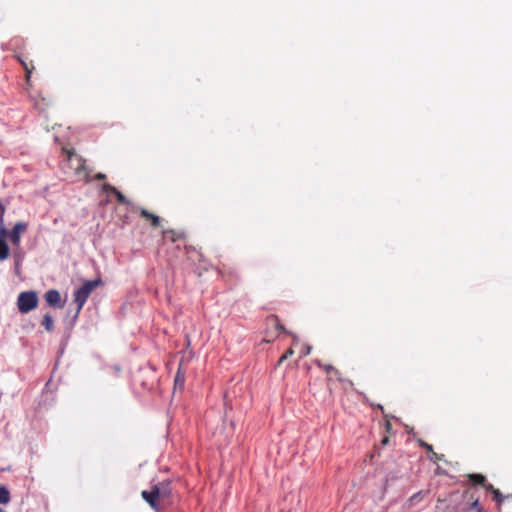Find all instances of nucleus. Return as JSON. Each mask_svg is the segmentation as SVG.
Returning <instances> with one entry per match:
<instances>
[{
    "label": "nucleus",
    "mask_w": 512,
    "mask_h": 512,
    "mask_svg": "<svg viewBox=\"0 0 512 512\" xmlns=\"http://www.w3.org/2000/svg\"><path fill=\"white\" fill-rule=\"evenodd\" d=\"M101 285V279L88 280L74 293V301L77 304V312H80L91 292Z\"/></svg>",
    "instance_id": "f257e3e1"
},
{
    "label": "nucleus",
    "mask_w": 512,
    "mask_h": 512,
    "mask_svg": "<svg viewBox=\"0 0 512 512\" xmlns=\"http://www.w3.org/2000/svg\"><path fill=\"white\" fill-rule=\"evenodd\" d=\"M38 304V297L34 291L22 292L18 296L17 305L21 313H28L35 309Z\"/></svg>",
    "instance_id": "f03ea898"
},
{
    "label": "nucleus",
    "mask_w": 512,
    "mask_h": 512,
    "mask_svg": "<svg viewBox=\"0 0 512 512\" xmlns=\"http://www.w3.org/2000/svg\"><path fill=\"white\" fill-rule=\"evenodd\" d=\"M68 160L71 164V167L74 168L75 174L79 177L83 176L86 182L89 181V174L86 171L84 160L76 155L69 154Z\"/></svg>",
    "instance_id": "7ed1b4c3"
},
{
    "label": "nucleus",
    "mask_w": 512,
    "mask_h": 512,
    "mask_svg": "<svg viewBox=\"0 0 512 512\" xmlns=\"http://www.w3.org/2000/svg\"><path fill=\"white\" fill-rule=\"evenodd\" d=\"M152 489H153L157 499L159 500V502L163 506L165 501H167L169 499L170 495H171L170 482L163 481V482L154 484L152 486Z\"/></svg>",
    "instance_id": "20e7f679"
},
{
    "label": "nucleus",
    "mask_w": 512,
    "mask_h": 512,
    "mask_svg": "<svg viewBox=\"0 0 512 512\" xmlns=\"http://www.w3.org/2000/svg\"><path fill=\"white\" fill-rule=\"evenodd\" d=\"M27 230V224L24 222H18L14 225L12 230L9 232L8 238L14 246L20 245L21 234Z\"/></svg>",
    "instance_id": "39448f33"
},
{
    "label": "nucleus",
    "mask_w": 512,
    "mask_h": 512,
    "mask_svg": "<svg viewBox=\"0 0 512 512\" xmlns=\"http://www.w3.org/2000/svg\"><path fill=\"white\" fill-rule=\"evenodd\" d=\"M142 498L150 505V507L156 512H160L162 505L157 499L153 489L150 491L144 490L141 493Z\"/></svg>",
    "instance_id": "423d86ee"
},
{
    "label": "nucleus",
    "mask_w": 512,
    "mask_h": 512,
    "mask_svg": "<svg viewBox=\"0 0 512 512\" xmlns=\"http://www.w3.org/2000/svg\"><path fill=\"white\" fill-rule=\"evenodd\" d=\"M44 297H45L46 302L50 306L58 307V308L63 307V304L61 303V295L58 290H55V289L48 290L45 293Z\"/></svg>",
    "instance_id": "0eeeda50"
},
{
    "label": "nucleus",
    "mask_w": 512,
    "mask_h": 512,
    "mask_svg": "<svg viewBox=\"0 0 512 512\" xmlns=\"http://www.w3.org/2000/svg\"><path fill=\"white\" fill-rule=\"evenodd\" d=\"M140 215L145 218L146 220L151 222L152 227H158L160 225V218L159 216L150 213L146 209L139 208Z\"/></svg>",
    "instance_id": "6e6552de"
},
{
    "label": "nucleus",
    "mask_w": 512,
    "mask_h": 512,
    "mask_svg": "<svg viewBox=\"0 0 512 512\" xmlns=\"http://www.w3.org/2000/svg\"><path fill=\"white\" fill-rule=\"evenodd\" d=\"M427 495V492L426 491H419L415 494H413L407 501V505L409 507H412L416 504H418L419 502H421L425 496Z\"/></svg>",
    "instance_id": "1a4fd4ad"
},
{
    "label": "nucleus",
    "mask_w": 512,
    "mask_h": 512,
    "mask_svg": "<svg viewBox=\"0 0 512 512\" xmlns=\"http://www.w3.org/2000/svg\"><path fill=\"white\" fill-rule=\"evenodd\" d=\"M10 255V249L4 239H0V261L8 259Z\"/></svg>",
    "instance_id": "9d476101"
},
{
    "label": "nucleus",
    "mask_w": 512,
    "mask_h": 512,
    "mask_svg": "<svg viewBox=\"0 0 512 512\" xmlns=\"http://www.w3.org/2000/svg\"><path fill=\"white\" fill-rule=\"evenodd\" d=\"M42 325L44 326L46 331H48V332L53 331L54 322H53V318L50 314H45L43 316Z\"/></svg>",
    "instance_id": "9b49d317"
},
{
    "label": "nucleus",
    "mask_w": 512,
    "mask_h": 512,
    "mask_svg": "<svg viewBox=\"0 0 512 512\" xmlns=\"http://www.w3.org/2000/svg\"><path fill=\"white\" fill-rule=\"evenodd\" d=\"M185 383V376L181 373L180 369L178 370L175 380H174V388L183 389Z\"/></svg>",
    "instance_id": "f8f14e48"
},
{
    "label": "nucleus",
    "mask_w": 512,
    "mask_h": 512,
    "mask_svg": "<svg viewBox=\"0 0 512 512\" xmlns=\"http://www.w3.org/2000/svg\"><path fill=\"white\" fill-rule=\"evenodd\" d=\"M10 501V493L8 489L0 484V503L7 504Z\"/></svg>",
    "instance_id": "ddd939ff"
},
{
    "label": "nucleus",
    "mask_w": 512,
    "mask_h": 512,
    "mask_svg": "<svg viewBox=\"0 0 512 512\" xmlns=\"http://www.w3.org/2000/svg\"><path fill=\"white\" fill-rule=\"evenodd\" d=\"M468 477L474 484L484 485L486 482V477L482 474H469Z\"/></svg>",
    "instance_id": "4468645a"
},
{
    "label": "nucleus",
    "mask_w": 512,
    "mask_h": 512,
    "mask_svg": "<svg viewBox=\"0 0 512 512\" xmlns=\"http://www.w3.org/2000/svg\"><path fill=\"white\" fill-rule=\"evenodd\" d=\"M113 194L116 196L117 201L120 204H129L127 198L118 189H116V192H114Z\"/></svg>",
    "instance_id": "2eb2a0df"
},
{
    "label": "nucleus",
    "mask_w": 512,
    "mask_h": 512,
    "mask_svg": "<svg viewBox=\"0 0 512 512\" xmlns=\"http://www.w3.org/2000/svg\"><path fill=\"white\" fill-rule=\"evenodd\" d=\"M20 62L26 71V80H27V82H29L30 76H31V73H32V70L34 69V67L33 66L29 67L28 64L25 61H23L22 59H20Z\"/></svg>",
    "instance_id": "dca6fc26"
},
{
    "label": "nucleus",
    "mask_w": 512,
    "mask_h": 512,
    "mask_svg": "<svg viewBox=\"0 0 512 512\" xmlns=\"http://www.w3.org/2000/svg\"><path fill=\"white\" fill-rule=\"evenodd\" d=\"M317 365L322 367L326 372H334L336 375L340 374L332 365H322L320 361H317Z\"/></svg>",
    "instance_id": "f3484780"
},
{
    "label": "nucleus",
    "mask_w": 512,
    "mask_h": 512,
    "mask_svg": "<svg viewBox=\"0 0 512 512\" xmlns=\"http://www.w3.org/2000/svg\"><path fill=\"white\" fill-rule=\"evenodd\" d=\"M493 493V499L498 502V503H502L504 497L503 495L500 493V491L498 489H496L495 491L492 492Z\"/></svg>",
    "instance_id": "a211bd4d"
},
{
    "label": "nucleus",
    "mask_w": 512,
    "mask_h": 512,
    "mask_svg": "<svg viewBox=\"0 0 512 512\" xmlns=\"http://www.w3.org/2000/svg\"><path fill=\"white\" fill-rule=\"evenodd\" d=\"M9 236V232L6 230L4 223H0V239L7 238Z\"/></svg>",
    "instance_id": "6ab92c4d"
},
{
    "label": "nucleus",
    "mask_w": 512,
    "mask_h": 512,
    "mask_svg": "<svg viewBox=\"0 0 512 512\" xmlns=\"http://www.w3.org/2000/svg\"><path fill=\"white\" fill-rule=\"evenodd\" d=\"M470 509H474L477 512H483V508L480 506L479 500L476 499L472 502Z\"/></svg>",
    "instance_id": "aec40b11"
},
{
    "label": "nucleus",
    "mask_w": 512,
    "mask_h": 512,
    "mask_svg": "<svg viewBox=\"0 0 512 512\" xmlns=\"http://www.w3.org/2000/svg\"><path fill=\"white\" fill-rule=\"evenodd\" d=\"M293 350L288 349L279 359L278 364H281L284 360H286L288 357L293 355Z\"/></svg>",
    "instance_id": "412c9836"
},
{
    "label": "nucleus",
    "mask_w": 512,
    "mask_h": 512,
    "mask_svg": "<svg viewBox=\"0 0 512 512\" xmlns=\"http://www.w3.org/2000/svg\"><path fill=\"white\" fill-rule=\"evenodd\" d=\"M14 260H15V266L18 268L22 261V256L19 252H14L13 254Z\"/></svg>",
    "instance_id": "4be33fe9"
},
{
    "label": "nucleus",
    "mask_w": 512,
    "mask_h": 512,
    "mask_svg": "<svg viewBox=\"0 0 512 512\" xmlns=\"http://www.w3.org/2000/svg\"><path fill=\"white\" fill-rule=\"evenodd\" d=\"M116 189H117V188H115L114 186H112V185H110V184H108V183H105V184L103 185V191H105V192H111V193H114V192H116Z\"/></svg>",
    "instance_id": "5701e85b"
},
{
    "label": "nucleus",
    "mask_w": 512,
    "mask_h": 512,
    "mask_svg": "<svg viewBox=\"0 0 512 512\" xmlns=\"http://www.w3.org/2000/svg\"><path fill=\"white\" fill-rule=\"evenodd\" d=\"M419 444H420V446L424 447L428 452L432 451V449H433V447L430 444H428L422 440L419 441Z\"/></svg>",
    "instance_id": "b1692460"
},
{
    "label": "nucleus",
    "mask_w": 512,
    "mask_h": 512,
    "mask_svg": "<svg viewBox=\"0 0 512 512\" xmlns=\"http://www.w3.org/2000/svg\"><path fill=\"white\" fill-rule=\"evenodd\" d=\"M431 455L429 456V458L431 460H434V461H437V460H440L441 458L432 450L429 452Z\"/></svg>",
    "instance_id": "393cba45"
},
{
    "label": "nucleus",
    "mask_w": 512,
    "mask_h": 512,
    "mask_svg": "<svg viewBox=\"0 0 512 512\" xmlns=\"http://www.w3.org/2000/svg\"><path fill=\"white\" fill-rule=\"evenodd\" d=\"M487 491H490V492H493L496 490V488H494V486L492 484H486L484 483V485H482Z\"/></svg>",
    "instance_id": "a878e982"
},
{
    "label": "nucleus",
    "mask_w": 512,
    "mask_h": 512,
    "mask_svg": "<svg viewBox=\"0 0 512 512\" xmlns=\"http://www.w3.org/2000/svg\"><path fill=\"white\" fill-rule=\"evenodd\" d=\"M94 178H95L96 180H104V179L106 178V175H105V174H103V173H97V174L94 176Z\"/></svg>",
    "instance_id": "bb28decb"
},
{
    "label": "nucleus",
    "mask_w": 512,
    "mask_h": 512,
    "mask_svg": "<svg viewBox=\"0 0 512 512\" xmlns=\"http://www.w3.org/2000/svg\"><path fill=\"white\" fill-rule=\"evenodd\" d=\"M4 207L0 204V223H3Z\"/></svg>",
    "instance_id": "cd10ccee"
},
{
    "label": "nucleus",
    "mask_w": 512,
    "mask_h": 512,
    "mask_svg": "<svg viewBox=\"0 0 512 512\" xmlns=\"http://www.w3.org/2000/svg\"><path fill=\"white\" fill-rule=\"evenodd\" d=\"M310 351H311V347H310V346H307V347L305 348V350L303 351V355H305V356H306V355H308V354L310 353Z\"/></svg>",
    "instance_id": "c85d7f7f"
},
{
    "label": "nucleus",
    "mask_w": 512,
    "mask_h": 512,
    "mask_svg": "<svg viewBox=\"0 0 512 512\" xmlns=\"http://www.w3.org/2000/svg\"><path fill=\"white\" fill-rule=\"evenodd\" d=\"M169 233L174 234V232H173V231H166V232H165V234H169Z\"/></svg>",
    "instance_id": "c756f323"
},
{
    "label": "nucleus",
    "mask_w": 512,
    "mask_h": 512,
    "mask_svg": "<svg viewBox=\"0 0 512 512\" xmlns=\"http://www.w3.org/2000/svg\"><path fill=\"white\" fill-rule=\"evenodd\" d=\"M277 327H278L279 329H281V330H283V329H284V328H283V326H281V325H279V324L277 325Z\"/></svg>",
    "instance_id": "7c9ffc66"
},
{
    "label": "nucleus",
    "mask_w": 512,
    "mask_h": 512,
    "mask_svg": "<svg viewBox=\"0 0 512 512\" xmlns=\"http://www.w3.org/2000/svg\"><path fill=\"white\" fill-rule=\"evenodd\" d=\"M0 512H3V510L0 508Z\"/></svg>",
    "instance_id": "2f4dec72"
}]
</instances>
